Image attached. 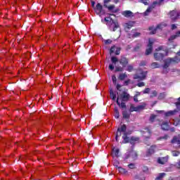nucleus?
Listing matches in <instances>:
<instances>
[{
  "mask_svg": "<svg viewBox=\"0 0 180 180\" xmlns=\"http://www.w3.org/2000/svg\"><path fill=\"white\" fill-rule=\"evenodd\" d=\"M157 95H158V93L157 92V91L154 90L151 91L150 94V98H154L155 96H157Z\"/></svg>",
  "mask_w": 180,
  "mask_h": 180,
  "instance_id": "473e14b6",
  "label": "nucleus"
},
{
  "mask_svg": "<svg viewBox=\"0 0 180 180\" xmlns=\"http://www.w3.org/2000/svg\"><path fill=\"white\" fill-rule=\"evenodd\" d=\"M129 83H130V79H128L124 82V85H129Z\"/></svg>",
  "mask_w": 180,
  "mask_h": 180,
  "instance_id": "e2e57ef3",
  "label": "nucleus"
},
{
  "mask_svg": "<svg viewBox=\"0 0 180 180\" xmlns=\"http://www.w3.org/2000/svg\"><path fill=\"white\" fill-rule=\"evenodd\" d=\"M110 96L112 101H116V94L113 92V91H110Z\"/></svg>",
  "mask_w": 180,
  "mask_h": 180,
  "instance_id": "a878e982",
  "label": "nucleus"
},
{
  "mask_svg": "<svg viewBox=\"0 0 180 180\" xmlns=\"http://www.w3.org/2000/svg\"><path fill=\"white\" fill-rule=\"evenodd\" d=\"M172 154L173 157H178V155H179L180 153L178 151H172Z\"/></svg>",
  "mask_w": 180,
  "mask_h": 180,
  "instance_id": "c03bdc74",
  "label": "nucleus"
},
{
  "mask_svg": "<svg viewBox=\"0 0 180 180\" xmlns=\"http://www.w3.org/2000/svg\"><path fill=\"white\" fill-rule=\"evenodd\" d=\"M141 95V92L136 91V94H135V96L139 97Z\"/></svg>",
  "mask_w": 180,
  "mask_h": 180,
  "instance_id": "bf43d9fd",
  "label": "nucleus"
},
{
  "mask_svg": "<svg viewBox=\"0 0 180 180\" xmlns=\"http://www.w3.org/2000/svg\"><path fill=\"white\" fill-rule=\"evenodd\" d=\"M111 61H112V63H113V64H116V63H117V61H119V60L117 59V58L112 56L111 58Z\"/></svg>",
  "mask_w": 180,
  "mask_h": 180,
  "instance_id": "c9c22d12",
  "label": "nucleus"
},
{
  "mask_svg": "<svg viewBox=\"0 0 180 180\" xmlns=\"http://www.w3.org/2000/svg\"><path fill=\"white\" fill-rule=\"evenodd\" d=\"M138 98V97L136 96H134V102H139V98Z\"/></svg>",
  "mask_w": 180,
  "mask_h": 180,
  "instance_id": "052dcab7",
  "label": "nucleus"
},
{
  "mask_svg": "<svg viewBox=\"0 0 180 180\" xmlns=\"http://www.w3.org/2000/svg\"><path fill=\"white\" fill-rule=\"evenodd\" d=\"M117 105H118V106H120L122 109H126V104L124 102H122L120 103V102H119V98H117Z\"/></svg>",
  "mask_w": 180,
  "mask_h": 180,
  "instance_id": "5701e85b",
  "label": "nucleus"
},
{
  "mask_svg": "<svg viewBox=\"0 0 180 180\" xmlns=\"http://www.w3.org/2000/svg\"><path fill=\"white\" fill-rule=\"evenodd\" d=\"M140 47H141V44H139L134 48L135 51H137V50H139V49H140Z\"/></svg>",
  "mask_w": 180,
  "mask_h": 180,
  "instance_id": "5fc2aeb1",
  "label": "nucleus"
},
{
  "mask_svg": "<svg viewBox=\"0 0 180 180\" xmlns=\"http://www.w3.org/2000/svg\"><path fill=\"white\" fill-rule=\"evenodd\" d=\"M115 54H116V56H119V54H120V48L116 47V49H115Z\"/></svg>",
  "mask_w": 180,
  "mask_h": 180,
  "instance_id": "09e8293b",
  "label": "nucleus"
},
{
  "mask_svg": "<svg viewBox=\"0 0 180 180\" xmlns=\"http://www.w3.org/2000/svg\"><path fill=\"white\" fill-rule=\"evenodd\" d=\"M129 155H131V157H132L133 158H136V157H137V153L134 150H132L130 153Z\"/></svg>",
  "mask_w": 180,
  "mask_h": 180,
  "instance_id": "72a5a7b5",
  "label": "nucleus"
},
{
  "mask_svg": "<svg viewBox=\"0 0 180 180\" xmlns=\"http://www.w3.org/2000/svg\"><path fill=\"white\" fill-rule=\"evenodd\" d=\"M108 68L111 71H113V70H115V66H113V65L110 64V65H109Z\"/></svg>",
  "mask_w": 180,
  "mask_h": 180,
  "instance_id": "864d4df0",
  "label": "nucleus"
},
{
  "mask_svg": "<svg viewBox=\"0 0 180 180\" xmlns=\"http://www.w3.org/2000/svg\"><path fill=\"white\" fill-rule=\"evenodd\" d=\"M146 76L147 72H144L143 70H138L136 74L134 76V79H137L138 81H143V79H146Z\"/></svg>",
  "mask_w": 180,
  "mask_h": 180,
  "instance_id": "7ed1b4c3",
  "label": "nucleus"
},
{
  "mask_svg": "<svg viewBox=\"0 0 180 180\" xmlns=\"http://www.w3.org/2000/svg\"><path fill=\"white\" fill-rule=\"evenodd\" d=\"M143 133H145V134L147 133L148 134V136L144 135L145 137H148V136H151V131L148 128L145 129V131H143Z\"/></svg>",
  "mask_w": 180,
  "mask_h": 180,
  "instance_id": "c85d7f7f",
  "label": "nucleus"
},
{
  "mask_svg": "<svg viewBox=\"0 0 180 180\" xmlns=\"http://www.w3.org/2000/svg\"><path fill=\"white\" fill-rule=\"evenodd\" d=\"M117 91H120V89L122 88V86L120 84H117Z\"/></svg>",
  "mask_w": 180,
  "mask_h": 180,
  "instance_id": "13d9d810",
  "label": "nucleus"
},
{
  "mask_svg": "<svg viewBox=\"0 0 180 180\" xmlns=\"http://www.w3.org/2000/svg\"><path fill=\"white\" fill-rule=\"evenodd\" d=\"M123 70H124L123 68H122L120 66L115 68V72H122V71H123Z\"/></svg>",
  "mask_w": 180,
  "mask_h": 180,
  "instance_id": "f704fd0d",
  "label": "nucleus"
},
{
  "mask_svg": "<svg viewBox=\"0 0 180 180\" xmlns=\"http://www.w3.org/2000/svg\"><path fill=\"white\" fill-rule=\"evenodd\" d=\"M180 58L178 57L176 58H169L165 60V65H163V70H167L169 67L171 63H179Z\"/></svg>",
  "mask_w": 180,
  "mask_h": 180,
  "instance_id": "20e7f679",
  "label": "nucleus"
},
{
  "mask_svg": "<svg viewBox=\"0 0 180 180\" xmlns=\"http://www.w3.org/2000/svg\"><path fill=\"white\" fill-rule=\"evenodd\" d=\"M126 124H123L117 129V134L115 135L116 141H117L118 137H120V136H122V133H123V143H129V141L131 144H136V143H139V139L138 137L132 136L130 139L127 137V135L126 134Z\"/></svg>",
  "mask_w": 180,
  "mask_h": 180,
  "instance_id": "f257e3e1",
  "label": "nucleus"
},
{
  "mask_svg": "<svg viewBox=\"0 0 180 180\" xmlns=\"http://www.w3.org/2000/svg\"><path fill=\"white\" fill-rule=\"evenodd\" d=\"M156 148L157 146L155 145L150 146V148L148 150V155H151V154H154V153H155Z\"/></svg>",
  "mask_w": 180,
  "mask_h": 180,
  "instance_id": "f3484780",
  "label": "nucleus"
},
{
  "mask_svg": "<svg viewBox=\"0 0 180 180\" xmlns=\"http://www.w3.org/2000/svg\"><path fill=\"white\" fill-rule=\"evenodd\" d=\"M155 117H157V115L152 114L150 117V122L152 123L155 121Z\"/></svg>",
  "mask_w": 180,
  "mask_h": 180,
  "instance_id": "2f4dec72",
  "label": "nucleus"
},
{
  "mask_svg": "<svg viewBox=\"0 0 180 180\" xmlns=\"http://www.w3.org/2000/svg\"><path fill=\"white\" fill-rule=\"evenodd\" d=\"M104 6L105 8H108V11H111L114 13H116V12H117V10H115V5H111V6H108L106 5H104Z\"/></svg>",
  "mask_w": 180,
  "mask_h": 180,
  "instance_id": "412c9836",
  "label": "nucleus"
},
{
  "mask_svg": "<svg viewBox=\"0 0 180 180\" xmlns=\"http://www.w3.org/2000/svg\"><path fill=\"white\" fill-rule=\"evenodd\" d=\"M178 110H170L168 111L167 112H165V116H174V115H176V113H177Z\"/></svg>",
  "mask_w": 180,
  "mask_h": 180,
  "instance_id": "6ab92c4d",
  "label": "nucleus"
},
{
  "mask_svg": "<svg viewBox=\"0 0 180 180\" xmlns=\"http://www.w3.org/2000/svg\"><path fill=\"white\" fill-rule=\"evenodd\" d=\"M162 98H164V94H160L158 98L159 99H162Z\"/></svg>",
  "mask_w": 180,
  "mask_h": 180,
  "instance_id": "0e129e2a",
  "label": "nucleus"
},
{
  "mask_svg": "<svg viewBox=\"0 0 180 180\" xmlns=\"http://www.w3.org/2000/svg\"><path fill=\"white\" fill-rule=\"evenodd\" d=\"M158 164H161L164 165V164H167L168 162V157L159 158L158 159Z\"/></svg>",
  "mask_w": 180,
  "mask_h": 180,
  "instance_id": "dca6fc26",
  "label": "nucleus"
},
{
  "mask_svg": "<svg viewBox=\"0 0 180 180\" xmlns=\"http://www.w3.org/2000/svg\"><path fill=\"white\" fill-rule=\"evenodd\" d=\"M151 51H153V42L150 40H149L148 49L146 51V55L148 56L149 54H151Z\"/></svg>",
  "mask_w": 180,
  "mask_h": 180,
  "instance_id": "2eb2a0df",
  "label": "nucleus"
},
{
  "mask_svg": "<svg viewBox=\"0 0 180 180\" xmlns=\"http://www.w3.org/2000/svg\"><path fill=\"white\" fill-rule=\"evenodd\" d=\"M176 37H178V36H176V34L175 35H172L169 38V41H172V40H175V39H176Z\"/></svg>",
  "mask_w": 180,
  "mask_h": 180,
  "instance_id": "ea45409f",
  "label": "nucleus"
},
{
  "mask_svg": "<svg viewBox=\"0 0 180 180\" xmlns=\"http://www.w3.org/2000/svg\"><path fill=\"white\" fill-rule=\"evenodd\" d=\"M168 15L172 22H175V20H178V19H179V13L176 10L170 11Z\"/></svg>",
  "mask_w": 180,
  "mask_h": 180,
  "instance_id": "0eeeda50",
  "label": "nucleus"
},
{
  "mask_svg": "<svg viewBox=\"0 0 180 180\" xmlns=\"http://www.w3.org/2000/svg\"><path fill=\"white\" fill-rule=\"evenodd\" d=\"M105 22H108L110 30L112 32H116V29L119 27V24L115 22L110 17H107L104 18Z\"/></svg>",
  "mask_w": 180,
  "mask_h": 180,
  "instance_id": "f03ea898",
  "label": "nucleus"
},
{
  "mask_svg": "<svg viewBox=\"0 0 180 180\" xmlns=\"http://www.w3.org/2000/svg\"><path fill=\"white\" fill-rule=\"evenodd\" d=\"M152 11L153 10L150 7H148L147 10L144 12V15L148 16V15H150V13H151Z\"/></svg>",
  "mask_w": 180,
  "mask_h": 180,
  "instance_id": "bb28decb",
  "label": "nucleus"
},
{
  "mask_svg": "<svg viewBox=\"0 0 180 180\" xmlns=\"http://www.w3.org/2000/svg\"><path fill=\"white\" fill-rule=\"evenodd\" d=\"M176 27V25L175 24L172 25V30H174Z\"/></svg>",
  "mask_w": 180,
  "mask_h": 180,
  "instance_id": "69168bd1",
  "label": "nucleus"
},
{
  "mask_svg": "<svg viewBox=\"0 0 180 180\" xmlns=\"http://www.w3.org/2000/svg\"><path fill=\"white\" fill-rule=\"evenodd\" d=\"M176 105L177 106H180V97L179 98V101L176 103Z\"/></svg>",
  "mask_w": 180,
  "mask_h": 180,
  "instance_id": "680f3d73",
  "label": "nucleus"
},
{
  "mask_svg": "<svg viewBox=\"0 0 180 180\" xmlns=\"http://www.w3.org/2000/svg\"><path fill=\"white\" fill-rule=\"evenodd\" d=\"M162 130H169V125H168V122H163L161 124Z\"/></svg>",
  "mask_w": 180,
  "mask_h": 180,
  "instance_id": "a211bd4d",
  "label": "nucleus"
},
{
  "mask_svg": "<svg viewBox=\"0 0 180 180\" xmlns=\"http://www.w3.org/2000/svg\"><path fill=\"white\" fill-rule=\"evenodd\" d=\"M158 113H164L163 110H157L156 111Z\"/></svg>",
  "mask_w": 180,
  "mask_h": 180,
  "instance_id": "338daca9",
  "label": "nucleus"
},
{
  "mask_svg": "<svg viewBox=\"0 0 180 180\" xmlns=\"http://www.w3.org/2000/svg\"><path fill=\"white\" fill-rule=\"evenodd\" d=\"M118 171L120 174H122V175H126V174H127V170L122 167H118Z\"/></svg>",
  "mask_w": 180,
  "mask_h": 180,
  "instance_id": "b1692460",
  "label": "nucleus"
},
{
  "mask_svg": "<svg viewBox=\"0 0 180 180\" xmlns=\"http://www.w3.org/2000/svg\"><path fill=\"white\" fill-rule=\"evenodd\" d=\"M161 5V2L159 1H154L151 6H149V8L153 11L155 6H160Z\"/></svg>",
  "mask_w": 180,
  "mask_h": 180,
  "instance_id": "aec40b11",
  "label": "nucleus"
},
{
  "mask_svg": "<svg viewBox=\"0 0 180 180\" xmlns=\"http://www.w3.org/2000/svg\"><path fill=\"white\" fill-rule=\"evenodd\" d=\"M104 43H105V44H112V40L111 39H105Z\"/></svg>",
  "mask_w": 180,
  "mask_h": 180,
  "instance_id": "de8ad7c7",
  "label": "nucleus"
},
{
  "mask_svg": "<svg viewBox=\"0 0 180 180\" xmlns=\"http://www.w3.org/2000/svg\"><path fill=\"white\" fill-rule=\"evenodd\" d=\"M134 26V22L129 21L128 22H126L124 24V27L125 30H129V29H131Z\"/></svg>",
  "mask_w": 180,
  "mask_h": 180,
  "instance_id": "4468645a",
  "label": "nucleus"
},
{
  "mask_svg": "<svg viewBox=\"0 0 180 180\" xmlns=\"http://www.w3.org/2000/svg\"><path fill=\"white\" fill-rule=\"evenodd\" d=\"M136 85L139 88H141L142 86H146V84L143 82H139Z\"/></svg>",
  "mask_w": 180,
  "mask_h": 180,
  "instance_id": "37998d69",
  "label": "nucleus"
},
{
  "mask_svg": "<svg viewBox=\"0 0 180 180\" xmlns=\"http://www.w3.org/2000/svg\"><path fill=\"white\" fill-rule=\"evenodd\" d=\"M164 56H167V52H165V53H164L162 52L155 53H154V58L157 61H161V60H162L164 58Z\"/></svg>",
  "mask_w": 180,
  "mask_h": 180,
  "instance_id": "9d476101",
  "label": "nucleus"
},
{
  "mask_svg": "<svg viewBox=\"0 0 180 180\" xmlns=\"http://www.w3.org/2000/svg\"><path fill=\"white\" fill-rule=\"evenodd\" d=\"M162 50H164V47L163 46H160L159 48H158L156 49V51H161Z\"/></svg>",
  "mask_w": 180,
  "mask_h": 180,
  "instance_id": "4d7b16f0",
  "label": "nucleus"
},
{
  "mask_svg": "<svg viewBox=\"0 0 180 180\" xmlns=\"http://www.w3.org/2000/svg\"><path fill=\"white\" fill-rule=\"evenodd\" d=\"M112 79L113 84H114L115 85H116V81H117L116 76H115V75H112Z\"/></svg>",
  "mask_w": 180,
  "mask_h": 180,
  "instance_id": "3c124183",
  "label": "nucleus"
},
{
  "mask_svg": "<svg viewBox=\"0 0 180 180\" xmlns=\"http://www.w3.org/2000/svg\"><path fill=\"white\" fill-rule=\"evenodd\" d=\"M177 168H180V161L177 163Z\"/></svg>",
  "mask_w": 180,
  "mask_h": 180,
  "instance_id": "774afa93",
  "label": "nucleus"
},
{
  "mask_svg": "<svg viewBox=\"0 0 180 180\" xmlns=\"http://www.w3.org/2000/svg\"><path fill=\"white\" fill-rule=\"evenodd\" d=\"M125 78H127V75L126 73H120L119 75V79L123 81Z\"/></svg>",
  "mask_w": 180,
  "mask_h": 180,
  "instance_id": "393cba45",
  "label": "nucleus"
},
{
  "mask_svg": "<svg viewBox=\"0 0 180 180\" xmlns=\"http://www.w3.org/2000/svg\"><path fill=\"white\" fill-rule=\"evenodd\" d=\"M117 98L118 100L122 99V102H127L130 98V95L127 92L123 91Z\"/></svg>",
  "mask_w": 180,
  "mask_h": 180,
  "instance_id": "1a4fd4ad",
  "label": "nucleus"
},
{
  "mask_svg": "<svg viewBox=\"0 0 180 180\" xmlns=\"http://www.w3.org/2000/svg\"><path fill=\"white\" fill-rule=\"evenodd\" d=\"M122 115L124 119H129L130 117V115L127 111H123Z\"/></svg>",
  "mask_w": 180,
  "mask_h": 180,
  "instance_id": "7c9ffc66",
  "label": "nucleus"
},
{
  "mask_svg": "<svg viewBox=\"0 0 180 180\" xmlns=\"http://www.w3.org/2000/svg\"><path fill=\"white\" fill-rule=\"evenodd\" d=\"M165 176V173H160L158 176L156 177V180L162 179V178Z\"/></svg>",
  "mask_w": 180,
  "mask_h": 180,
  "instance_id": "c756f323",
  "label": "nucleus"
},
{
  "mask_svg": "<svg viewBox=\"0 0 180 180\" xmlns=\"http://www.w3.org/2000/svg\"><path fill=\"white\" fill-rule=\"evenodd\" d=\"M146 108V103H142L141 105L134 106V105L131 104L130 106L129 111L130 112H140V110H143Z\"/></svg>",
  "mask_w": 180,
  "mask_h": 180,
  "instance_id": "39448f33",
  "label": "nucleus"
},
{
  "mask_svg": "<svg viewBox=\"0 0 180 180\" xmlns=\"http://www.w3.org/2000/svg\"><path fill=\"white\" fill-rule=\"evenodd\" d=\"M142 171L143 172H148V167L147 166H143L142 167Z\"/></svg>",
  "mask_w": 180,
  "mask_h": 180,
  "instance_id": "a18cd8bd",
  "label": "nucleus"
},
{
  "mask_svg": "<svg viewBox=\"0 0 180 180\" xmlns=\"http://www.w3.org/2000/svg\"><path fill=\"white\" fill-rule=\"evenodd\" d=\"M122 15L124 16V18H133V16H134V13L130 11H124L122 13Z\"/></svg>",
  "mask_w": 180,
  "mask_h": 180,
  "instance_id": "ddd939ff",
  "label": "nucleus"
},
{
  "mask_svg": "<svg viewBox=\"0 0 180 180\" xmlns=\"http://www.w3.org/2000/svg\"><path fill=\"white\" fill-rule=\"evenodd\" d=\"M128 167L130 169H134V168H136V165L133 163L129 164Z\"/></svg>",
  "mask_w": 180,
  "mask_h": 180,
  "instance_id": "49530a36",
  "label": "nucleus"
},
{
  "mask_svg": "<svg viewBox=\"0 0 180 180\" xmlns=\"http://www.w3.org/2000/svg\"><path fill=\"white\" fill-rule=\"evenodd\" d=\"M139 36H140V33L139 32H135L134 34H133V37H139Z\"/></svg>",
  "mask_w": 180,
  "mask_h": 180,
  "instance_id": "6e6d98bb",
  "label": "nucleus"
},
{
  "mask_svg": "<svg viewBox=\"0 0 180 180\" xmlns=\"http://www.w3.org/2000/svg\"><path fill=\"white\" fill-rule=\"evenodd\" d=\"M172 143L176 148H180V138L174 136L172 140Z\"/></svg>",
  "mask_w": 180,
  "mask_h": 180,
  "instance_id": "9b49d317",
  "label": "nucleus"
},
{
  "mask_svg": "<svg viewBox=\"0 0 180 180\" xmlns=\"http://www.w3.org/2000/svg\"><path fill=\"white\" fill-rule=\"evenodd\" d=\"M119 161L117 160H114V162H113V165L114 167H116V168H117V169H119Z\"/></svg>",
  "mask_w": 180,
  "mask_h": 180,
  "instance_id": "a19ab883",
  "label": "nucleus"
},
{
  "mask_svg": "<svg viewBox=\"0 0 180 180\" xmlns=\"http://www.w3.org/2000/svg\"><path fill=\"white\" fill-rule=\"evenodd\" d=\"M151 67L152 68H158V67H160V65H158V63L154 62L152 63Z\"/></svg>",
  "mask_w": 180,
  "mask_h": 180,
  "instance_id": "e433bc0d",
  "label": "nucleus"
},
{
  "mask_svg": "<svg viewBox=\"0 0 180 180\" xmlns=\"http://www.w3.org/2000/svg\"><path fill=\"white\" fill-rule=\"evenodd\" d=\"M120 63L121 65H122L123 68H126L127 64H129V60L124 57H122L120 60Z\"/></svg>",
  "mask_w": 180,
  "mask_h": 180,
  "instance_id": "f8f14e48",
  "label": "nucleus"
},
{
  "mask_svg": "<svg viewBox=\"0 0 180 180\" xmlns=\"http://www.w3.org/2000/svg\"><path fill=\"white\" fill-rule=\"evenodd\" d=\"M112 157L113 158L119 157V149L118 148H114L112 149Z\"/></svg>",
  "mask_w": 180,
  "mask_h": 180,
  "instance_id": "4be33fe9",
  "label": "nucleus"
},
{
  "mask_svg": "<svg viewBox=\"0 0 180 180\" xmlns=\"http://www.w3.org/2000/svg\"><path fill=\"white\" fill-rule=\"evenodd\" d=\"M139 2H141L144 5H148V0H139Z\"/></svg>",
  "mask_w": 180,
  "mask_h": 180,
  "instance_id": "8fccbe9b",
  "label": "nucleus"
},
{
  "mask_svg": "<svg viewBox=\"0 0 180 180\" xmlns=\"http://www.w3.org/2000/svg\"><path fill=\"white\" fill-rule=\"evenodd\" d=\"M167 139H169V136H168L167 134H165L163 136H160L159 138H158V141H161V140H167Z\"/></svg>",
  "mask_w": 180,
  "mask_h": 180,
  "instance_id": "cd10ccee",
  "label": "nucleus"
},
{
  "mask_svg": "<svg viewBox=\"0 0 180 180\" xmlns=\"http://www.w3.org/2000/svg\"><path fill=\"white\" fill-rule=\"evenodd\" d=\"M94 11L96 15H98L99 16H102L105 13V11H103L102 5L99 3L96 4V7H94Z\"/></svg>",
  "mask_w": 180,
  "mask_h": 180,
  "instance_id": "6e6552de",
  "label": "nucleus"
},
{
  "mask_svg": "<svg viewBox=\"0 0 180 180\" xmlns=\"http://www.w3.org/2000/svg\"><path fill=\"white\" fill-rule=\"evenodd\" d=\"M115 117L116 119H119V110L117 109L115 110Z\"/></svg>",
  "mask_w": 180,
  "mask_h": 180,
  "instance_id": "79ce46f5",
  "label": "nucleus"
},
{
  "mask_svg": "<svg viewBox=\"0 0 180 180\" xmlns=\"http://www.w3.org/2000/svg\"><path fill=\"white\" fill-rule=\"evenodd\" d=\"M126 70L129 71V72H131V71H133V66L129 65L128 66H127Z\"/></svg>",
  "mask_w": 180,
  "mask_h": 180,
  "instance_id": "4c0bfd02",
  "label": "nucleus"
},
{
  "mask_svg": "<svg viewBox=\"0 0 180 180\" xmlns=\"http://www.w3.org/2000/svg\"><path fill=\"white\" fill-rule=\"evenodd\" d=\"M150 88H146L145 90L143 91V94H150Z\"/></svg>",
  "mask_w": 180,
  "mask_h": 180,
  "instance_id": "603ef678",
  "label": "nucleus"
},
{
  "mask_svg": "<svg viewBox=\"0 0 180 180\" xmlns=\"http://www.w3.org/2000/svg\"><path fill=\"white\" fill-rule=\"evenodd\" d=\"M115 51H116L115 46L111 47V49H110V54H113V53H115Z\"/></svg>",
  "mask_w": 180,
  "mask_h": 180,
  "instance_id": "58836bf2",
  "label": "nucleus"
},
{
  "mask_svg": "<svg viewBox=\"0 0 180 180\" xmlns=\"http://www.w3.org/2000/svg\"><path fill=\"white\" fill-rule=\"evenodd\" d=\"M167 27V24L165 22H162L160 24H159L156 28H154L153 27H149V30L150 31V34H155V33H157V30H158V29H163V27Z\"/></svg>",
  "mask_w": 180,
  "mask_h": 180,
  "instance_id": "423d86ee",
  "label": "nucleus"
}]
</instances>
